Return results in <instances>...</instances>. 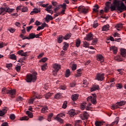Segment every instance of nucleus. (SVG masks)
<instances>
[{
	"label": "nucleus",
	"mask_w": 126,
	"mask_h": 126,
	"mask_svg": "<svg viewBox=\"0 0 126 126\" xmlns=\"http://www.w3.org/2000/svg\"><path fill=\"white\" fill-rule=\"evenodd\" d=\"M66 107H67V101H64L62 105V108L63 109H66Z\"/></svg>",
	"instance_id": "33"
},
{
	"label": "nucleus",
	"mask_w": 126,
	"mask_h": 126,
	"mask_svg": "<svg viewBox=\"0 0 126 126\" xmlns=\"http://www.w3.org/2000/svg\"><path fill=\"white\" fill-rule=\"evenodd\" d=\"M55 120L56 121H57L58 122H59L60 123V124H63V120L62 118H61L58 116H57L55 118Z\"/></svg>",
	"instance_id": "27"
},
{
	"label": "nucleus",
	"mask_w": 126,
	"mask_h": 126,
	"mask_svg": "<svg viewBox=\"0 0 126 126\" xmlns=\"http://www.w3.org/2000/svg\"><path fill=\"white\" fill-rule=\"evenodd\" d=\"M126 103V101L122 100L120 102H117V104L118 106H120V107L122 106H124V105H125Z\"/></svg>",
	"instance_id": "21"
},
{
	"label": "nucleus",
	"mask_w": 126,
	"mask_h": 126,
	"mask_svg": "<svg viewBox=\"0 0 126 126\" xmlns=\"http://www.w3.org/2000/svg\"><path fill=\"white\" fill-rule=\"evenodd\" d=\"M48 65V64H47V63H45L44 64H43L42 66H41V70L43 71H45V70H46L47 69V65Z\"/></svg>",
	"instance_id": "26"
},
{
	"label": "nucleus",
	"mask_w": 126,
	"mask_h": 126,
	"mask_svg": "<svg viewBox=\"0 0 126 126\" xmlns=\"http://www.w3.org/2000/svg\"><path fill=\"white\" fill-rule=\"evenodd\" d=\"M48 60V58H43L41 60L39 61L40 63H45V62H47V60Z\"/></svg>",
	"instance_id": "45"
},
{
	"label": "nucleus",
	"mask_w": 126,
	"mask_h": 126,
	"mask_svg": "<svg viewBox=\"0 0 126 126\" xmlns=\"http://www.w3.org/2000/svg\"><path fill=\"white\" fill-rule=\"evenodd\" d=\"M77 67V65L76 64H73L71 67L72 70H75Z\"/></svg>",
	"instance_id": "44"
},
{
	"label": "nucleus",
	"mask_w": 126,
	"mask_h": 126,
	"mask_svg": "<svg viewBox=\"0 0 126 126\" xmlns=\"http://www.w3.org/2000/svg\"><path fill=\"white\" fill-rule=\"evenodd\" d=\"M100 89V87L98 85H94V86L91 89V92H93V91H96L97 90H99Z\"/></svg>",
	"instance_id": "11"
},
{
	"label": "nucleus",
	"mask_w": 126,
	"mask_h": 126,
	"mask_svg": "<svg viewBox=\"0 0 126 126\" xmlns=\"http://www.w3.org/2000/svg\"><path fill=\"white\" fill-rule=\"evenodd\" d=\"M61 96H62V94L61 93H57L55 95V99H60L61 98Z\"/></svg>",
	"instance_id": "35"
},
{
	"label": "nucleus",
	"mask_w": 126,
	"mask_h": 126,
	"mask_svg": "<svg viewBox=\"0 0 126 126\" xmlns=\"http://www.w3.org/2000/svg\"><path fill=\"white\" fill-rule=\"evenodd\" d=\"M33 28V26H30L29 27H27V31L28 32H30V31Z\"/></svg>",
	"instance_id": "47"
},
{
	"label": "nucleus",
	"mask_w": 126,
	"mask_h": 126,
	"mask_svg": "<svg viewBox=\"0 0 126 126\" xmlns=\"http://www.w3.org/2000/svg\"><path fill=\"white\" fill-rule=\"evenodd\" d=\"M80 39H77L76 41V46L78 47L79 46H80Z\"/></svg>",
	"instance_id": "40"
},
{
	"label": "nucleus",
	"mask_w": 126,
	"mask_h": 126,
	"mask_svg": "<svg viewBox=\"0 0 126 126\" xmlns=\"http://www.w3.org/2000/svg\"><path fill=\"white\" fill-rule=\"evenodd\" d=\"M104 75H105V74L104 73H102V74H101L100 73H97L96 76V80H98V81H103V80H104Z\"/></svg>",
	"instance_id": "6"
},
{
	"label": "nucleus",
	"mask_w": 126,
	"mask_h": 126,
	"mask_svg": "<svg viewBox=\"0 0 126 126\" xmlns=\"http://www.w3.org/2000/svg\"><path fill=\"white\" fill-rule=\"evenodd\" d=\"M111 11L118 10V13H122L124 10H126V6L122 0H114L111 5Z\"/></svg>",
	"instance_id": "1"
},
{
	"label": "nucleus",
	"mask_w": 126,
	"mask_h": 126,
	"mask_svg": "<svg viewBox=\"0 0 126 126\" xmlns=\"http://www.w3.org/2000/svg\"><path fill=\"white\" fill-rule=\"evenodd\" d=\"M10 59H11V60H14L16 61V56L14 54H11L10 55Z\"/></svg>",
	"instance_id": "38"
},
{
	"label": "nucleus",
	"mask_w": 126,
	"mask_h": 126,
	"mask_svg": "<svg viewBox=\"0 0 126 126\" xmlns=\"http://www.w3.org/2000/svg\"><path fill=\"white\" fill-rule=\"evenodd\" d=\"M58 42L59 44H60V43H62V42H63V37L60 36L58 38Z\"/></svg>",
	"instance_id": "54"
},
{
	"label": "nucleus",
	"mask_w": 126,
	"mask_h": 126,
	"mask_svg": "<svg viewBox=\"0 0 126 126\" xmlns=\"http://www.w3.org/2000/svg\"><path fill=\"white\" fill-rule=\"evenodd\" d=\"M6 7L5 8H4V7H0V14H2V13H3V12H4V11L6 12Z\"/></svg>",
	"instance_id": "36"
},
{
	"label": "nucleus",
	"mask_w": 126,
	"mask_h": 126,
	"mask_svg": "<svg viewBox=\"0 0 126 126\" xmlns=\"http://www.w3.org/2000/svg\"><path fill=\"white\" fill-rule=\"evenodd\" d=\"M69 115H70V117H73V116H75L76 113H75V110L74 109H71L68 112Z\"/></svg>",
	"instance_id": "16"
},
{
	"label": "nucleus",
	"mask_w": 126,
	"mask_h": 126,
	"mask_svg": "<svg viewBox=\"0 0 126 126\" xmlns=\"http://www.w3.org/2000/svg\"><path fill=\"white\" fill-rule=\"evenodd\" d=\"M6 112H7V108L6 107H4V109L0 111V117L4 116V114H6Z\"/></svg>",
	"instance_id": "14"
},
{
	"label": "nucleus",
	"mask_w": 126,
	"mask_h": 126,
	"mask_svg": "<svg viewBox=\"0 0 126 126\" xmlns=\"http://www.w3.org/2000/svg\"><path fill=\"white\" fill-rule=\"evenodd\" d=\"M79 12L80 13H84V14H86L88 13V9L85 8L83 6H79L78 8Z\"/></svg>",
	"instance_id": "5"
},
{
	"label": "nucleus",
	"mask_w": 126,
	"mask_h": 126,
	"mask_svg": "<svg viewBox=\"0 0 126 126\" xmlns=\"http://www.w3.org/2000/svg\"><path fill=\"white\" fill-rule=\"evenodd\" d=\"M96 60L100 63H103L104 62V57L102 55H97L96 56Z\"/></svg>",
	"instance_id": "12"
},
{
	"label": "nucleus",
	"mask_w": 126,
	"mask_h": 126,
	"mask_svg": "<svg viewBox=\"0 0 126 126\" xmlns=\"http://www.w3.org/2000/svg\"><path fill=\"white\" fill-rule=\"evenodd\" d=\"M81 123V120H78L75 122V126H79V124Z\"/></svg>",
	"instance_id": "49"
},
{
	"label": "nucleus",
	"mask_w": 126,
	"mask_h": 126,
	"mask_svg": "<svg viewBox=\"0 0 126 126\" xmlns=\"http://www.w3.org/2000/svg\"><path fill=\"white\" fill-rule=\"evenodd\" d=\"M53 67L55 69V70L57 71V72H58L59 70L61 69V67H62V66L60 64L56 63L53 64Z\"/></svg>",
	"instance_id": "8"
},
{
	"label": "nucleus",
	"mask_w": 126,
	"mask_h": 126,
	"mask_svg": "<svg viewBox=\"0 0 126 126\" xmlns=\"http://www.w3.org/2000/svg\"><path fill=\"white\" fill-rule=\"evenodd\" d=\"M89 45V44H88L87 42L85 41L84 42V47H85V48H87Z\"/></svg>",
	"instance_id": "63"
},
{
	"label": "nucleus",
	"mask_w": 126,
	"mask_h": 126,
	"mask_svg": "<svg viewBox=\"0 0 126 126\" xmlns=\"http://www.w3.org/2000/svg\"><path fill=\"white\" fill-rule=\"evenodd\" d=\"M120 121V118L119 117H116L115 121L112 123L111 124V126H115L116 125H118V124L119 123V122Z\"/></svg>",
	"instance_id": "20"
},
{
	"label": "nucleus",
	"mask_w": 126,
	"mask_h": 126,
	"mask_svg": "<svg viewBox=\"0 0 126 126\" xmlns=\"http://www.w3.org/2000/svg\"><path fill=\"white\" fill-rule=\"evenodd\" d=\"M28 120H29V118L27 116H24L20 118V121H28Z\"/></svg>",
	"instance_id": "37"
},
{
	"label": "nucleus",
	"mask_w": 126,
	"mask_h": 126,
	"mask_svg": "<svg viewBox=\"0 0 126 126\" xmlns=\"http://www.w3.org/2000/svg\"><path fill=\"white\" fill-rule=\"evenodd\" d=\"M26 114L28 115V116L31 118H33V114H32V112L29 111H26Z\"/></svg>",
	"instance_id": "30"
},
{
	"label": "nucleus",
	"mask_w": 126,
	"mask_h": 126,
	"mask_svg": "<svg viewBox=\"0 0 126 126\" xmlns=\"http://www.w3.org/2000/svg\"><path fill=\"white\" fill-rule=\"evenodd\" d=\"M79 96V94H74L72 95L71 96V99L72 101H76L77 99H78V97Z\"/></svg>",
	"instance_id": "17"
},
{
	"label": "nucleus",
	"mask_w": 126,
	"mask_h": 126,
	"mask_svg": "<svg viewBox=\"0 0 126 126\" xmlns=\"http://www.w3.org/2000/svg\"><path fill=\"white\" fill-rule=\"evenodd\" d=\"M95 126H103V122H99V121H96L95 122Z\"/></svg>",
	"instance_id": "32"
},
{
	"label": "nucleus",
	"mask_w": 126,
	"mask_h": 126,
	"mask_svg": "<svg viewBox=\"0 0 126 126\" xmlns=\"http://www.w3.org/2000/svg\"><path fill=\"white\" fill-rule=\"evenodd\" d=\"M36 36L35 35V33H31L29 35V37H26L27 40H30V39H34Z\"/></svg>",
	"instance_id": "19"
},
{
	"label": "nucleus",
	"mask_w": 126,
	"mask_h": 126,
	"mask_svg": "<svg viewBox=\"0 0 126 126\" xmlns=\"http://www.w3.org/2000/svg\"><path fill=\"white\" fill-rule=\"evenodd\" d=\"M15 69L17 72H19V71H20V70L21 69V67L20 66H17L15 67Z\"/></svg>",
	"instance_id": "55"
},
{
	"label": "nucleus",
	"mask_w": 126,
	"mask_h": 126,
	"mask_svg": "<svg viewBox=\"0 0 126 126\" xmlns=\"http://www.w3.org/2000/svg\"><path fill=\"white\" fill-rule=\"evenodd\" d=\"M45 21L47 23H49L50 20H53L54 18L52 15H50L49 14L46 15V17L45 18Z\"/></svg>",
	"instance_id": "9"
},
{
	"label": "nucleus",
	"mask_w": 126,
	"mask_h": 126,
	"mask_svg": "<svg viewBox=\"0 0 126 126\" xmlns=\"http://www.w3.org/2000/svg\"><path fill=\"white\" fill-rule=\"evenodd\" d=\"M85 39V40H87V41H91V40H93V34L92 33L87 34L86 37Z\"/></svg>",
	"instance_id": "13"
},
{
	"label": "nucleus",
	"mask_w": 126,
	"mask_h": 126,
	"mask_svg": "<svg viewBox=\"0 0 126 126\" xmlns=\"http://www.w3.org/2000/svg\"><path fill=\"white\" fill-rule=\"evenodd\" d=\"M48 13H51V14H53L54 13V11L50 9L45 10Z\"/></svg>",
	"instance_id": "61"
},
{
	"label": "nucleus",
	"mask_w": 126,
	"mask_h": 126,
	"mask_svg": "<svg viewBox=\"0 0 126 126\" xmlns=\"http://www.w3.org/2000/svg\"><path fill=\"white\" fill-rule=\"evenodd\" d=\"M120 52H121V55L122 56V57H126V50L124 48H121L120 49Z\"/></svg>",
	"instance_id": "18"
},
{
	"label": "nucleus",
	"mask_w": 126,
	"mask_h": 126,
	"mask_svg": "<svg viewBox=\"0 0 126 126\" xmlns=\"http://www.w3.org/2000/svg\"><path fill=\"white\" fill-rule=\"evenodd\" d=\"M116 87L119 88V89H122L123 88V85L121 84H117L116 85Z\"/></svg>",
	"instance_id": "56"
},
{
	"label": "nucleus",
	"mask_w": 126,
	"mask_h": 126,
	"mask_svg": "<svg viewBox=\"0 0 126 126\" xmlns=\"http://www.w3.org/2000/svg\"><path fill=\"white\" fill-rule=\"evenodd\" d=\"M59 6H61L63 9H66V4H65V3H63V4H60Z\"/></svg>",
	"instance_id": "39"
},
{
	"label": "nucleus",
	"mask_w": 126,
	"mask_h": 126,
	"mask_svg": "<svg viewBox=\"0 0 126 126\" xmlns=\"http://www.w3.org/2000/svg\"><path fill=\"white\" fill-rule=\"evenodd\" d=\"M80 118L83 121H85V120H88V118H89L88 113H87V112L86 111H84L83 116H80Z\"/></svg>",
	"instance_id": "7"
},
{
	"label": "nucleus",
	"mask_w": 126,
	"mask_h": 126,
	"mask_svg": "<svg viewBox=\"0 0 126 126\" xmlns=\"http://www.w3.org/2000/svg\"><path fill=\"white\" fill-rule=\"evenodd\" d=\"M65 75L66 77H68L69 75H70V70H69V69H68L66 70Z\"/></svg>",
	"instance_id": "29"
},
{
	"label": "nucleus",
	"mask_w": 126,
	"mask_h": 126,
	"mask_svg": "<svg viewBox=\"0 0 126 126\" xmlns=\"http://www.w3.org/2000/svg\"><path fill=\"white\" fill-rule=\"evenodd\" d=\"M48 112V106H45L43 108L41 109V113L43 114H45V113H47Z\"/></svg>",
	"instance_id": "22"
},
{
	"label": "nucleus",
	"mask_w": 126,
	"mask_h": 126,
	"mask_svg": "<svg viewBox=\"0 0 126 126\" xmlns=\"http://www.w3.org/2000/svg\"><path fill=\"white\" fill-rule=\"evenodd\" d=\"M53 116H54V113H51L48 115V118H47L48 122H51V121H52V120H51V119H52V118H53Z\"/></svg>",
	"instance_id": "28"
},
{
	"label": "nucleus",
	"mask_w": 126,
	"mask_h": 126,
	"mask_svg": "<svg viewBox=\"0 0 126 126\" xmlns=\"http://www.w3.org/2000/svg\"><path fill=\"white\" fill-rule=\"evenodd\" d=\"M28 53V52H24L21 54V57H28V55H27Z\"/></svg>",
	"instance_id": "53"
},
{
	"label": "nucleus",
	"mask_w": 126,
	"mask_h": 126,
	"mask_svg": "<svg viewBox=\"0 0 126 126\" xmlns=\"http://www.w3.org/2000/svg\"><path fill=\"white\" fill-rule=\"evenodd\" d=\"M102 31H109V25H104L102 28Z\"/></svg>",
	"instance_id": "24"
},
{
	"label": "nucleus",
	"mask_w": 126,
	"mask_h": 126,
	"mask_svg": "<svg viewBox=\"0 0 126 126\" xmlns=\"http://www.w3.org/2000/svg\"><path fill=\"white\" fill-rule=\"evenodd\" d=\"M118 108H119V105H118V104H114L111 107L112 110H116V109H118Z\"/></svg>",
	"instance_id": "43"
},
{
	"label": "nucleus",
	"mask_w": 126,
	"mask_h": 126,
	"mask_svg": "<svg viewBox=\"0 0 126 126\" xmlns=\"http://www.w3.org/2000/svg\"><path fill=\"white\" fill-rule=\"evenodd\" d=\"M5 92L7 94H9V95H11V96H12V95H14L15 94V90H6V88H3L1 90L2 94H5Z\"/></svg>",
	"instance_id": "4"
},
{
	"label": "nucleus",
	"mask_w": 126,
	"mask_h": 126,
	"mask_svg": "<svg viewBox=\"0 0 126 126\" xmlns=\"http://www.w3.org/2000/svg\"><path fill=\"white\" fill-rule=\"evenodd\" d=\"M20 37L22 38V40H25V39H27L26 38H28V36H25L24 34H21Z\"/></svg>",
	"instance_id": "51"
},
{
	"label": "nucleus",
	"mask_w": 126,
	"mask_h": 126,
	"mask_svg": "<svg viewBox=\"0 0 126 126\" xmlns=\"http://www.w3.org/2000/svg\"><path fill=\"white\" fill-rule=\"evenodd\" d=\"M110 4H111V2L110 1L106 2L105 4L106 7H108L109 8H111V6H110Z\"/></svg>",
	"instance_id": "52"
},
{
	"label": "nucleus",
	"mask_w": 126,
	"mask_h": 126,
	"mask_svg": "<svg viewBox=\"0 0 126 126\" xmlns=\"http://www.w3.org/2000/svg\"><path fill=\"white\" fill-rule=\"evenodd\" d=\"M58 116H59V117H60V118H64V117H65L64 114L63 113H60L58 114Z\"/></svg>",
	"instance_id": "60"
},
{
	"label": "nucleus",
	"mask_w": 126,
	"mask_h": 126,
	"mask_svg": "<svg viewBox=\"0 0 126 126\" xmlns=\"http://www.w3.org/2000/svg\"><path fill=\"white\" fill-rule=\"evenodd\" d=\"M98 23H97V21H95L94 22V24H93V26L94 28H96V27H98Z\"/></svg>",
	"instance_id": "41"
},
{
	"label": "nucleus",
	"mask_w": 126,
	"mask_h": 126,
	"mask_svg": "<svg viewBox=\"0 0 126 126\" xmlns=\"http://www.w3.org/2000/svg\"><path fill=\"white\" fill-rule=\"evenodd\" d=\"M75 82H72V83L70 84V87H75L76 85Z\"/></svg>",
	"instance_id": "62"
},
{
	"label": "nucleus",
	"mask_w": 126,
	"mask_h": 126,
	"mask_svg": "<svg viewBox=\"0 0 126 126\" xmlns=\"http://www.w3.org/2000/svg\"><path fill=\"white\" fill-rule=\"evenodd\" d=\"M34 13H39L40 12V10L38 9L37 8H34L33 9Z\"/></svg>",
	"instance_id": "58"
},
{
	"label": "nucleus",
	"mask_w": 126,
	"mask_h": 126,
	"mask_svg": "<svg viewBox=\"0 0 126 126\" xmlns=\"http://www.w3.org/2000/svg\"><path fill=\"white\" fill-rule=\"evenodd\" d=\"M52 95H53V94L51 93H47L45 94V99H49V98H50L51 97V96H52Z\"/></svg>",
	"instance_id": "25"
},
{
	"label": "nucleus",
	"mask_w": 126,
	"mask_h": 126,
	"mask_svg": "<svg viewBox=\"0 0 126 126\" xmlns=\"http://www.w3.org/2000/svg\"><path fill=\"white\" fill-rule=\"evenodd\" d=\"M114 37H121V34L120 33H118V32H115L113 34Z\"/></svg>",
	"instance_id": "57"
},
{
	"label": "nucleus",
	"mask_w": 126,
	"mask_h": 126,
	"mask_svg": "<svg viewBox=\"0 0 126 126\" xmlns=\"http://www.w3.org/2000/svg\"><path fill=\"white\" fill-rule=\"evenodd\" d=\"M110 51H113L114 54L116 55L118 53V48L116 46H111L110 47Z\"/></svg>",
	"instance_id": "15"
},
{
	"label": "nucleus",
	"mask_w": 126,
	"mask_h": 126,
	"mask_svg": "<svg viewBox=\"0 0 126 126\" xmlns=\"http://www.w3.org/2000/svg\"><path fill=\"white\" fill-rule=\"evenodd\" d=\"M14 10V9H11L8 7H6V12H8V13H11L12 11Z\"/></svg>",
	"instance_id": "31"
},
{
	"label": "nucleus",
	"mask_w": 126,
	"mask_h": 126,
	"mask_svg": "<svg viewBox=\"0 0 126 126\" xmlns=\"http://www.w3.org/2000/svg\"><path fill=\"white\" fill-rule=\"evenodd\" d=\"M87 105V103L86 102H84L83 104L81 105V110H84L85 109L86 106Z\"/></svg>",
	"instance_id": "34"
},
{
	"label": "nucleus",
	"mask_w": 126,
	"mask_h": 126,
	"mask_svg": "<svg viewBox=\"0 0 126 126\" xmlns=\"http://www.w3.org/2000/svg\"><path fill=\"white\" fill-rule=\"evenodd\" d=\"M92 96H89L87 100L88 102H91L92 104H94V105H96L97 104V100L96 98H97V96L95 94H92Z\"/></svg>",
	"instance_id": "3"
},
{
	"label": "nucleus",
	"mask_w": 126,
	"mask_h": 126,
	"mask_svg": "<svg viewBox=\"0 0 126 126\" xmlns=\"http://www.w3.org/2000/svg\"><path fill=\"white\" fill-rule=\"evenodd\" d=\"M34 25H36V26H39V25H41V23L39 21L36 20L34 23Z\"/></svg>",
	"instance_id": "59"
},
{
	"label": "nucleus",
	"mask_w": 126,
	"mask_h": 126,
	"mask_svg": "<svg viewBox=\"0 0 126 126\" xmlns=\"http://www.w3.org/2000/svg\"><path fill=\"white\" fill-rule=\"evenodd\" d=\"M115 28H119V29H122V28H123V24H119L118 25H117L115 26Z\"/></svg>",
	"instance_id": "46"
},
{
	"label": "nucleus",
	"mask_w": 126,
	"mask_h": 126,
	"mask_svg": "<svg viewBox=\"0 0 126 126\" xmlns=\"http://www.w3.org/2000/svg\"><path fill=\"white\" fill-rule=\"evenodd\" d=\"M1 126H8V123H7V122H4L2 124Z\"/></svg>",
	"instance_id": "64"
},
{
	"label": "nucleus",
	"mask_w": 126,
	"mask_h": 126,
	"mask_svg": "<svg viewBox=\"0 0 126 126\" xmlns=\"http://www.w3.org/2000/svg\"><path fill=\"white\" fill-rule=\"evenodd\" d=\"M37 80V72H33L32 74H29L27 75V82H35Z\"/></svg>",
	"instance_id": "2"
},
{
	"label": "nucleus",
	"mask_w": 126,
	"mask_h": 126,
	"mask_svg": "<svg viewBox=\"0 0 126 126\" xmlns=\"http://www.w3.org/2000/svg\"><path fill=\"white\" fill-rule=\"evenodd\" d=\"M16 100L18 102H19V101H23L24 99L21 96H19L17 98Z\"/></svg>",
	"instance_id": "50"
},
{
	"label": "nucleus",
	"mask_w": 126,
	"mask_h": 126,
	"mask_svg": "<svg viewBox=\"0 0 126 126\" xmlns=\"http://www.w3.org/2000/svg\"><path fill=\"white\" fill-rule=\"evenodd\" d=\"M9 118L10 120H12V121H13V120L15 119V115L13 114H11L10 115Z\"/></svg>",
	"instance_id": "42"
},
{
	"label": "nucleus",
	"mask_w": 126,
	"mask_h": 126,
	"mask_svg": "<svg viewBox=\"0 0 126 126\" xmlns=\"http://www.w3.org/2000/svg\"><path fill=\"white\" fill-rule=\"evenodd\" d=\"M48 25L46 24V23H43L41 26H38L37 28V31H40V30H42L45 28V27H47Z\"/></svg>",
	"instance_id": "10"
},
{
	"label": "nucleus",
	"mask_w": 126,
	"mask_h": 126,
	"mask_svg": "<svg viewBox=\"0 0 126 126\" xmlns=\"http://www.w3.org/2000/svg\"><path fill=\"white\" fill-rule=\"evenodd\" d=\"M71 37V33H67L64 36L63 39L64 40H68Z\"/></svg>",
	"instance_id": "23"
},
{
	"label": "nucleus",
	"mask_w": 126,
	"mask_h": 126,
	"mask_svg": "<svg viewBox=\"0 0 126 126\" xmlns=\"http://www.w3.org/2000/svg\"><path fill=\"white\" fill-rule=\"evenodd\" d=\"M22 12H27V11H28V8H27V7H23L22 9Z\"/></svg>",
	"instance_id": "48"
}]
</instances>
